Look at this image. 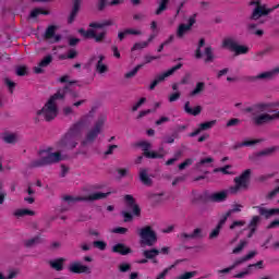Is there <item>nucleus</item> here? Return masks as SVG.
I'll list each match as a JSON object with an SVG mask.
<instances>
[{
  "mask_svg": "<svg viewBox=\"0 0 279 279\" xmlns=\"http://www.w3.org/2000/svg\"><path fill=\"white\" fill-rule=\"evenodd\" d=\"M182 66H183L182 63H178L177 65L172 66L168 71L157 75L155 77V80L150 83L149 90H154L157 87V85L160 84V82H165L166 77H171V75H173V73H175V71H180V69H182Z\"/></svg>",
  "mask_w": 279,
  "mask_h": 279,
  "instance_id": "6e6552de",
  "label": "nucleus"
},
{
  "mask_svg": "<svg viewBox=\"0 0 279 279\" xmlns=\"http://www.w3.org/2000/svg\"><path fill=\"white\" fill-rule=\"evenodd\" d=\"M109 195H112V192H96L85 197H73L71 195H65L63 196V202H68V204H74L75 202H97V199H106V197H108Z\"/></svg>",
  "mask_w": 279,
  "mask_h": 279,
  "instance_id": "20e7f679",
  "label": "nucleus"
},
{
  "mask_svg": "<svg viewBox=\"0 0 279 279\" xmlns=\"http://www.w3.org/2000/svg\"><path fill=\"white\" fill-rule=\"evenodd\" d=\"M50 267L56 269V271H62V269H64V258L51 260Z\"/></svg>",
  "mask_w": 279,
  "mask_h": 279,
  "instance_id": "473e14b6",
  "label": "nucleus"
},
{
  "mask_svg": "<svg viewBox=\"0 0 279 279\" xmlns=\"http://www.w3.org/2000/svg\"><path fill=\"white\" fill-rule=\"evenodd\" d=\"M254 256H256V251H251L245 256L236 259V263H239V265H243V263H246V260H252V258H254Z\"/></svg>",
  "mask_w": 279,
  "mask_h": 279,
  "instance_id": "ea45409f",
  "label": "nucleus"
},
{
  "mask_svg": "<svg viewBox=\"0 0 279 279\" xmlns=\"http://www.w3.org/2000/svg\"><path fill=\"white\" fill-rule=\"evenodd\" d=\"M122 216L124 218V223H129V221H132L134 219V216L130 211H122Z\"/></svg>",
  "mask_w": 279,
  "mask_h": 279,
  "instance_id": "69168bd1",
  "label": "nucleus"
},
{
  "mask_svg": "<svg viewBox=\"0 0 279 279\" xmlns=\"http://www.w3.org/2000/svg\"><path fill=\"white\" fill-rule=\"evenodd\" d=\"M69 93L71 97H80V94H77V92L71 90V88L65 85L63 89H59L54 95L49 98L47 104L37 111V117L44 118V121H53V119L58 117V105L56 104V101H58V99H64V97H66V94Z\"/></svg>",
  "mask_w": 279,
  "mask_h": 279,
  "instance_id": "f257e3e1",
  "label": "nucleus"
},
{
  "mask_svg": "<svg viewBox=\"0 0 279 279\" xmlns=\"http://www.w3.org/2000/svg\"><path fill=\"white\" fill-rule=\"evenodd\" d=\"M206 90V83L205 82H197L194 89L190 92V97H197L202 95Z\"/></svg>",
  "mask_w": 279,
  "mask_h": 279,
  "instance_id": "5701e85b",
  "label": "nucleus"
},
{
  "mask_svg": "<svg viewBox=\"0 0 279 279\" xmlns=\"http://www.w3.org/2000/svg\"><path fill=\"white\" fill-rule=\"evenodd\" d=\"M278 193H279V186H277L275 190L270 191L266 195V199H274V197H276V195H278Z\"/></svg>",
  "mask_w": 279,
  "mask_h": 279,
  "instance_id": "338daca9",
  "label": "nucleus"
},
{
  "mask_svg": "<svg viewBox=\"0 0 279 279\" xmlns=\"http://www.w3.org/2000/svg\"><path fill=\"white\" fill-rule=\"evenodd\" d=\"M107 119L108 118L104 114L98 117L94 128L88 131L85 142H83L84 144L94 143V141L97 138V136H99V134H101V130L104 129V125H105Z\"/></svg>",
  "mask_w": 279,
  "mask_h": 279,
  "instance_id": "39448f33",
  "label": "nucleus"
},
{
  "mask_svg": "<svg viewBox=\"0 0 279 279\" xmlns=\"http://www.w3.org/2000/svg\"><path fill=\"white\" fill-rule=\"evenodd\" d=\"M112 252L114 254H120L121 256H128V254H132V248L123 243H118L112 246Z\"/></svg>",
  "mask_w": 279,
  "mask_h": 279,
  "instance_id": "6ab92c4d",
  "label": "nucleus"
},
{
  "mask_svg": "<svg viewBox=\"0 0 279 279\" xmlns=\"http://www.w3.org/2000/svg\"><path fill=\"white\" fill-rule=\"evenodd\" d=\"M40 243V235H36L35 238H32L29 240L25 241L26 247H34V245H38Z\"/></svg>",
  "mask_w": 279,
  "mask_h": 279,
  "instance_id": "a18cd8bd",
  "label": "nucleus"
},
{
  "mask_svg": "<svg viewBox=\"0 0 279 279\" xmlns=\"http://www.w3.org/2000/svg\"><path fill=\"white\" fill-rule=\"evenodd\" d=\"M82 128H84L82 122L73 124L58 142V147L60 149H75V147H77V143H80V138L82 137Z\"/></svg>",
  "mask_w": 279,
  "mask_h": 279,
  "instance_id": "f03ea898",
  "label": "nucleus"
},
{
  "mask_svg": "<svg viewBox=\"0 0 279 279\" xmlns=\"http://www.w3.org/2000/svg\"><path fill=\"white\" fill-rule=\"evenodd\" d=\"M208 202H214L215 204H221L228 199V191L223 190L220 192L211 193L207 196Z\"/></svg>",
  "mask_w": 279,
  "mask_h": 279,
  "instance_id": "2eb2a0df",
  "label": "nucleus"
},
{
  "mask_svg": "<svg viewBox=\"0 0 279 279\" xmlns=\"http://www.w3.org/2000/svg\"><path fill=\"white\" fill-rule=\"evenodd\" d=\"M279 73V65L274 68L271 71L263 72L257 76H254L253 80H271L275 75Z\"/></svg>",
  "mask_w": 279,
  "mask_h": 279,
  "instance_id": "aec40b11",
  "label": "nucleus"
},
{
  "mask_svg": "<svg viewBox=\"0 0 279 279\" xmlns=\"http://www.w3.org/2000/svg\"><path fill=\"white\" fill-rule=\"evenodd\" d=\"M140 182H142L144 186H151L153 184L151 178H149V174L147 173V169L145 168L140 169Z\"/></svg>",
  "mask_w": 279,
  "mask_h": 279,
  "instance_id": "4be33fe9",
  "label": "nucleus"
},
{
  "mask_svg": "<svg viewBox=\"0 0 279 279\" xmlns=\"http://www.w3.org/2000/svg\"><path fill=\"white\" fill-rule=\"evenodd\" d=\"M110 25H113L112 20H105L102 22H92L89 24V27L93 29H104V27H110Z\"/></svg>",
  "mask_w": 279,
  "mask_h": 279,
  "instance_id": "bb28decb",
  "label": "nucleus"
},
{
  "mask_svg": "<svg viewBox=\"0 0 279 279\" xmlns=\"http://www.w3.org/2000/svg\"><path fill=\"white\" fill-rule=\"evenodd\" d=\"M251 121L255 128H263V125H267L274 121V116L267 111L260 112L258 114L253 112Z\"/></svg>",
  "mask_w": 279,
  "mask_h": 279,
  "instance_id": "0eeeda50",
  "label": "nucleus"
},
{
  "mask_svg": "<svg viewBox=\"0 0 279 279\" xmlns=\"http://www.w3.org/2000/svg\"><path fill=\"white\" fill-rule=\"evenodd\" d=\"M250 178H252V170H244L241 175L234 178L235 186L231 187V193H236L241 189H247V183L250 182Z\"/></svg>",
  "mask_w": 279,
  "mask_h": 279,
  "instance_id": "423d86ee",
  "label": "nucleus"
},
{
  "mask_svg": "<svg viewBox=\"0 0 279 279\" xmlns=\"http://www.w3.org/2000/svg\"><path fill=\"white\" fill-rule=\"evenodd\" d=\"M258 143H263V140H247L242 143H238L235 145V149H241V147H252L253 145H258Z\"/></svg>",
  "mask_w": 279,
  "mask_h": 279,
  "instance_id": "c756f323",
  "label": "nucleus"
},
{
  "mask_svg": "<svg viewBox=\"0 0 279 279\" xmlns=\"http://www.w3.org/2000/svg\"><path fill=\"white\" fill-rule=\"evenodd\" d=\"M4 143H8L9 145H12L16 143V135L14 134H7L3 137Z\"/></svg>",
  "mask_w": 279,
  "mask_h": 279,
  "instance_id": "6e6d98bb",
  "label": "nucleus"
},
{
  "mask_svg": "<svg viewBox=\"0 0 279 279\" xmlns=\"http://www.w3.org/2000/svg\"><path fill=\"white\" fill-rule=\"evenodd\" d=\"M138 147H142V150L144 151V154H147V151H149V149H151V143H149V142H140Z\"/></svg>",
  "mask_w": 279,
  "mask_h": 279,
  "instance_id": "13d9d810",
  "label": "nucleus"
},
{
  "mask_svg": "<svg viewBox=\"0 0 279 279\" xmlns=\"http://www.w3.org/2000/svg\"><path fill=\"white\" fill-rule=\"evenodd\" d=\"M149 47L148 41L135 43L131 48V51H141V49H147Z\"/></svg>",
  "mask_w": 279,
  "mask_h": 279,
  "instance_id": "a19ab883",
  "label": "nucleus"
},
{
  "mask_svg": "<svg viewBox=\"0 0 279 279\" xmlns=\"http://www.w3.org/2000/svg\"><path fill=\"white\" fill-rule=\"evenodd\" d=\"M228 169H232V166L227 165L222 168H216L214 169V173H223V175H230V171H228Z\"/></svg>",
  "mask_w": 279,
  "mask_h": 279,
  "instance_id": "09e8293b",
  "label": "nucleus"
},
{
  "mask_svg": "<svg viewBox=\"0 0 279 279\" xmlns=\"http://www.w3.org/2000/svg\"><path fill=\"white\" fill-rule=\"evenodd\" d=\"M258 223H260V216H253L247 226L248 230H256V228H258Z\"/></svg>",
  "mask_w": 279,
  "mask_h": 279,
  "instance_id": "58836bf2",
  "label": "nucleus"
},
{
  "mask_svg": "<svg viewBox=\"0 0 279 279\" xmlns=\"http://www.w3.org/2000/svg\"><path fill=\"white\" fill-rule=\"evenodd\" d=\"M192 239H204V233L202 229L199 228L194 229V231L192 232Z\"/></svg>",
  "mask_w": 279,
  "mask_h": 279,
  "instance_id": "680f3d73",
  "label": "nucleus"
},
{
  "mask_svg": "<svg viewBox=\"0 0 279 279\" xmlns=\"http://www.w3.org/2000/svg\"><path fill=\"white\" fill-rule=\"evenodd\" d=\"M279 151V146H270L260 150L257 156H274V154Z\"/></svg>",
  "mask_w": 279,
  "mask_h": 279,
  "instance_id": "2f4dec72",
  "label": "nucleus"
},
{
  "mask_svg": "<svg viewBox=\"0 0 279 279\" xmlns=\"http://www.w3.org/2000/svg\"><path fill=\"white\" fill-rule=\"evenodd\" d=\"M238 45L239 44L231 37H227L222 40V48L229 49L230 51H235Z\"/></svg>",
  "mask_w": 279,
  "mask_h": 279,
  "instance_id": "a878e982",
  "label": "nucleus"
},
{
  "mask_svg": "<svg viewBox=\"0 0 279 279\" xmlns=\"http://www.w3.org/2000/svg\"><path fill=\"white\" fill-rule=\"evenodd\" d=\"M267 102H258L244 109V112H252V117L256 110L258 112H269Z\"/></svg>",
  "mask_w": 279,
  "mask_h": 279,
  "instance_id": "f3484780",
  "label": "nucleus"
},
{
  "mask_svg": "<svg viewBox=\"0 0 279 279\" xmlns=\"http://www.w3.org/2000/svg\"><path fill=\"white\" fill-rule=\"evenodd\" d=\"M99 60L96 64V71L97 73L104 74V73H108V65L104 64V60H106V57H104V54H100Z\"/></svg>",
  "mask_w": 279,
  "mask_h": 279,
  "instance_id": "cd10ccee",
  "label": "nucleus"
},
{
  "mask_svg": "<svg viewBox=\"0 0 279 279\" xmlns=\"http://www.w3.org/2000/svg\"><path fill=\"white\" fill-rule=\"evenodd\" d=\"M245 220H234L231 225H230V230H234L235 228H243V226H245Z\"/></svg>",
  "mask_w": 279,
  "mask_h": 279,
  "instance_id": "4d7b16f0",
  "label": "nucleus"
},
{
  "mask_svg": "<svg viewBox=\"0 0 279 279\" xmlns=\"http://www.w3.org/2000/svg\"><path fill=\"white\" fill-rule=\"evenodd\" d=\"M193 25H195V15L191 16L189 19V23L187 24H180L178 29H177V37L178 38H184V35L187 32H191Z\"/></svg>",
  "mask_w": 279,
  "mask_h": 279,
  "instance_id": "ddd939ff",
  "label": "nucleus"
},
{
  "mask_svg": "<svg viewBox=\"0 0 279 279\" xmlns=\"http://www.w3.org/2000/svg\"><path fill=\"white\" fill-rule=\"evenodd\" d=\"M51 62H53V57L51 54H48L39 62V66H49Z\"/></svg>",
  "mask_w": 279,
  "mask_h": 279,
  "instance_id": "8fccbe9b",
  "label": "nucleus"
},
{
  "mask_svg": "<svg viewBox=\"0 0 279 279\" xmlns=\"http://www.w3.org/2000/svg\"><path fill=\"white\" fill-rule=\"evenodd\" d=\"M254 208H256L258 215L264 217V219H271V217L279 215V208L267 209V207L263 206H255Z\"/></svg>",
  "mask_w": 279,
  "mask_h": 279,
  "instance_id": "4468645a",
  "label": "nucleus"
},
{
  "mask_svg": "<svg viewBox=\"0 0 279 279\" xmlns=\"http://www.w3.org/2000/svg\"><path fill=\"white\" fill-rule=\"evenodd\" d=\"M29 167L32 169H36V168H40V167H47V165L45 163V159L41 156V158L31 161Z\"/></svg>",
  "mask_w": 279,
  "mask_h": 279,
  "instance_id": "e433bc0d",
  "label": "nucleus"
},
{
  "mask_svg": "<svg viewBox=\"0 0 279 279\" xmlns=\"http://www.w3.org/2000/svg\"><path fill=\"white\" fill-rule=\"evenodd\" d=\"M34 215H36V211L32 210V209H17L14 211V216L15 217H34Z\"/></svg>",
  "mask_w": 279,
  "mask_h": 279,
  "instance_id": "72a5a7b5",
  "label": "nucleus"
},
{
  "mask_svg": "<svg viewBox=\"0 0 279 279\" xmlns=\"http://www.w3.org/2000/svg\"><path fill=\"white\" fill-rule=\"evenodd\" d=\"M191 77H192V75L190 72L185 73L184 76L181 78L180 84H182V85L190 84Z\"/></svg>",
  "mask_w": 279,
  "mask_h": 279,
  "instance_id": "0e129e2a",
  "label": "nucleus"
},
{
  "mask_svg": "<svg viewBox=\"0 0 279 279\" xmlns=\"http://www.w3.org/2000/svg\"><path fill=\"white\" fill-rule=\"evenodd\" d=\"M56 25H50L47 27L44 38L46 40H51L53 39V43H60V40H62V35H56Z\"/></svg>",
  "mask_w": 279,
  "mask_h": 279,
  "instance_id": "dca6fc26",
  "label": "nucleus"
},
{
  "mask_svg": "<svg viewBox=\"0 0 279 279\" xmlns=\"http://www.w3.org/2000/svg\"><path fill=\"white\" fill-rule=\"evenodd\" d=\"M39 154L44 158L46 167L49 165H56V162H60V160H62V154L60 151L51 153L49 150H41Z\"/></svg>",
  "mask_w": 279,
  "mask_h": 279,
  "instance_id": "1a4fd4ad",
  "label": "nucleus"
},
{
  "mask_svg": "<svg viewBox=\"0 0 279 279\" xmlns=\"http://www.w3.org/2000/svg\"><path fill=\"white\" fill-rule=\"evenodd\" d=\"M236 267H239V262L235 260L231 266L218 270V274H230L233 269H236Z\"/></svg>",
  "mask_w": 279,
  "mask_h": 279,
  "instance_id": "3c124183",
  "label": "nucleus"
},
{
  "mask_svg": "<svg viewBox=\"0 0 279 279\" xmlns=\"http://www.w3.org/2000/svg\"><path fill=\"white\" fill-rule=\"evenodd\" d=\"M40 14H44L45 16H47L49 14V11H45L43 9H34L33 11H31V19H37V16H40Z\"/></svg>",
  "mask_w": 279,
  "mask_h": 279,
  "instance_id": "37998d69",
  "label": "nucleus"
},
{
  "mask_svg": "<svg viewBox=\"0 0 279 279\" xmlns=\"http://www.w3.org/2000/svg\"><path fill=\"white\" fill-rule=\"evenodd\" d=\"M191 165H193V159L187 158L182 163L179 165V170L184 171V168L185 167H191Z\"/></svg>",
  "mask_w": 279,
  "mask_h": 279,
  "instance_id": "e2e57ef3",
  "label": "nucleus"
},
{
  "mask_svg": "<svg viewBox=\"0 0 279 279\" xmlns=\"http://www.w3.org/2000/svg\"><path fill=\"white\" fill-rule=\"evenodd\" d=\"M195 276H197V271H187L179 276L178 279H191V278H195Z\"/></svg>",
  "mask_w": 279,
  "mask_h": 279,
  "instance_id": "bf43d9fd",
  "label": "nucleus"
},
{
  "mask_svg": "<svg viewBox=\"0 0 279 279\" xmlns=\"http://www.w3.org/2000/svg\"><path fill=\"white\" fill-rule=\"evenodd\" d=\"M217 125V120H211L207 122H203L198 125L196 130L189 134L190 138H195L199 133L206 132V130H213Z\"/></svg>",
  "mask_w": 279,
  "mask_h": 279,
  "instance_id": "9b49d317",
  "label": "nucleus"
},
{
  "mask_svg": "<svg viewBox=\"0 0 279 279\" xmlns=\"http://www.w3.org/2000/svg\"><path fill=\"white\" fill-rule=\"evenodd\" d=\"M170 1L171 0H158L157 1L158 8L155 11L156 16H160V14H162V12H167Z\"/></svg>",
  "mask_w": 279,
  "mask_h": 279,
  "instance_id": "393cba45",
  "label": "nucleus"
},
{
  "mask_svg": "<svg viewBox=\"0 0 279 279\" xmlns=\"http://www.w3.org/2000/svg\"><path fill=\"white\" fill-rule=\"evenodd\" d=\"M93 245H94V247H96L97 250H100L101 252H104V250H106V247H108V243H106L104 241H94Z\"/></svg>",
  "mask_w": 279,
  "mask_h": 279,
  "instance_id": "864d4df0",
  "label": "nucleus"
},
{
  "mask_svg": "<svg viewBox=\"0 0 279 279\" xmlns=\"http://www.w3.org/2000/svg\"><path fill=\"white\" fill-rule=\"evenodd\" d=\"M78 34L81 36H84V38H95V31L94 29H87L85 31L84 28L78 29Z\"/></svg>",
  "mask_w": 279,
  "mask_h": 279,
  "instance_id": "c03bdc74",
  "label": "nucleus"
},
{
  "mask_svg": "<svg viewBox=\"0 0 279 279\" xmlns=\"http://www.w3.org/2000/svg\"><path fill=\"white\" fill-rule=\"evenodd\" d=\"M243 208V205L241 204H234L232 205V208L229 209L226 214L222 215V218L228 221V217H231L234 213H241V209Z\"/></svg>",
  "mask_w": 279,
  "mask_h": 279,
  "instance_id": "7c9ffc66",
  "label": "nucleus"
},
{
  "mask_svg": "<svg viewBox=\"0 0 279 279\" xmlns=\"http://www.w3.org/2000/svg\"><path fill=\"white\" fill-rule=\"evenodd\" d=\"M143 66H144V64H137L132 71L125 73L124 77L126 80L134 77L136 75V73H138V71H141V69H143Z\"/></svg>",
  "mask_w": 279,
  "mask_h": 279,
  "instance_id": "79ce46f5",
  "label": "nucleus"
},
{
  "mask_svg": "<svg viewBox=\"0 0 279 279\" xmlns=\"http://www.w3.org/2000/svg\"><path fill=\"white\" fill-rule=\"evenodd\" d=\"M143 155L145 156V158H149L151 160L165 158V155H162L160 153H156V151H149V150L146 153H143Z\"/></svg>",
  "mask_w": 279,
  "mask_h": 279,
  "instance_id": "4c0bfd02",
  "label": "nucleus"
},
{
  "mask_svg": "<svg viewBox=\"0 0 279 279\" xmlns=\"http://www.w3.org/2000/svg\"><path fill=\"white\" fill-rule=\"evenodd\" d=\"M130 269H132V265H130L128 263H122L119 265V271H121V274H125V272L130 271Z\"/></svg>",
  "mask_w": 279,
  "mask_h": 279,
  "instance_id": "052dcab7",
  "label": "nucleus"
},
{
  "mask_svg": "<svg viewBox=\"0 0 279 279\" xmlns=\"http://www.w3.org/2000/svg\"><path fill=\"white\" fill-rule=\"evenodd\" d=\"M81 5H82V0H74L72 11L70 13V16L68 17V23L70 25L75 22V19H77V14L80 13Z\"/></svg>",
  "mask_w": 279,
  "mask_h": 279,
  "instance_id": "a211bd4d",
  "label": "nucleus"
},
{
  "mask_svg": "<svg viewBox=\"0 0 279 279\" xmlns=\"http://www.w3.org/2000/svg\"><path fill=\"white\" fill-rule=\"evenodd\" d=\"M184 112H186V114H191L192 117H198V114H202V106L191 108V101H186L184 105Z\"/></svg>",
  "mask_w": 279,
  "mask_h": 279,
  "instance_id": "412c9836",
  "label": "nucleus"
},
{
  "mask_svg": "<svg viewBox=\"0 0 279 279\" xmlns=\"http://www.w3.org/2000/svg\"><path fill=\"white\" fill-rule=\"evenodd\" d=\"M71 274H92L90 267L83 265L82 262H73L69 266Z\"/></svg>",
  "mask_w": 279,
  "mask_h": 279,
  "instance_id": "f8f14e48",
  "label": "nucleus"
},
{
  "mask_svg": "<svg viewBox=\"0 0 279 279\" xmlns=\"http://www.w3.org/2000/svg\"><path fill=\"white\" fill-rule=\"evenodd\" d=\"M204 54L206 56L205 62H213L215 60V54L213 53V47L208 46L205 48Z\"/></svg>",
  "mask_w": 279,
  "mask_h": 279,
  "instance_id": "c9c22d12",
  "label": "nucleus"
},
{
  "mask_svg": "<svg viewBox=\"0 0 279 279\" xmlns=\"http://www.w3.org/2000/svg\"><path fill=\"white\" fill-rule=\"evenodd\" d=\"M16 75L19 77H25L27 75V66L21 65L16 68Z\"/></svg>",
  "mask_w": 279,
  "mask_h": 279,
  "instance_id": "5fc2aeb1",
  "label": "nucleus"
},
{
  "mask_svg": "<svg viewBox=\"0 0 279 279\" xmlns=\"http://www.w3.org/2000/svg\"><path fill=\"white\" fill-rule=\"evenodd\" d=\"M138 236L142 245H147V247H154L158 243V234H156V231L150 226L140 229Z\"/></svg>",
  "mask_w": 279,
  "mask_h": 279,
  "instance_id": "7ed1b4c3",
  "label": "nucleus"
},
{
  "mask_svg": "<svg viewBox=\"0 0 279 279\" xmlns=\"http://www.w3.org/2000/svg\"><path fill=\"white\" fill-rule=\"evenodd\" d=\"M226 221L228 220L221 216L216 228L209 233V239H217V236H219V232H221V228L226 226Z\"/></svg>",
  "mask_w": 279,
  "mask_h": 279,
  "instance_id": "b1692460",
  "label": "nucleus"
},
{
  "mask_svg": "<svg viewBox=\"0 0 279 279\" xmlns=\"http://www.w3.org/2000/svg\"><path fill=\"white\" fill-rule=\"evenodd\" d=\"M204 45H206V39L201 38L198 41V47L195 51V58H197V60L202 58V47H204Z\"/></svg>",
  "mask_w": 279,
  "mask_h": 279,
  "instance_id": "49530a36",
  "label": "nucleus"
},
{
  "mask_svg": "<svg viewBox=\"0 0 279 279\" xmlns=\"http://www.w3.org/2000/svg\"><path fill=\"white\" fill-rule=\"evenodd\" d=\"M247 245V242L245 240H241L240 243L236 245V247L233 248V254H240V252H243V248Z\"/></svg>",
  "mask_w": 279,
  "mask_h": 279,
  "instance_id": "603ef678",
  "label": "nucleus"
},
{
  "mask_svg": "<svg viewBox=\"0 0 279 279\" xmlns=\"http://www.w3.org/2000/svg\"><path fill=\"white\" fill-rule=\"evenodd\" d=\"M235 56H245V53H250V48L247 46L239 45L235 46V50H233Z\"/></svg>",
  "mask_w": 279,
  "mask_h": 279,
  "instance_id": "f704fd0d",
  "label": "nucleus"
},
{
  "mask_svg": "<svg viewBox=\"0 0 279 279\" xmlns=\"http://www.w3.org/2000/svg\"><path fill=\"white\" fill-rule=\"evenodd\" d=\"M106 38V32L99 33L97 35V33L95 34L94 40L96 43H102V40Z\"/></svg>",
  "mask_w": 279,
  "mask_h": 279,
  "instance_id": "774afa93",
  "label": "nucleus"
},
{
  "mask_svg": "<svg viewBox=\"0 0 279 279\" xmlns=\"http://www.w3.org/2000/svg\"><path fill=\"white\" fill-rule=\"evenodd\" d=\"M4 84L9 88V93H11V95H12L14 93V89L16 88V83H14L12 80L5 77Z\"/></svg>",
  "mask_w": 279,
  "mask_h": 279,
  "instance_id": "de8ad7c7",
  "label": "nucleus"
},
{
  "mask_svg": "<svg viewBox=\"0 0 279 279\" xmlns=\"http://www.w3.org/2000/svg\"><path fill=\"white\" fill-rule=\"evenodd\" d=\"M124 202L126 208L131 209L135 217H141V207L138 206V204H136V199L134 198V196L126 194L124 196Z\"/></svg>",
  "mask_w": 279,
  "mask_h": 279,
  "instance_id": "9d476101",
  "label": "nucleus"
},
{
  "mask_svg": "<svg viewBox=\"0 0 279 279\" xmlns=\"http://www.w3.org/2000/svg\"><path fill=\"white\" fill-rule=\"evenodd\" d=\"M159 255H160V250L158 248L145 250L143 252V256L148 260H154L156 256H159Z\"/></svg>",
  "mask_w": 279,
  "mask_h": 279,
  "instance_id": "c85d7f7f",
  "label": "nucleus"
}]
</instances>
